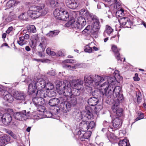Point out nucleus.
<instances>
[{
  "label": "nucleus",
  "instance_id": "nucleus-1",
  "mask_svg": "<svg viewBox=\"0 0 146 146\" xmlns=\"http://www.w3.org/2000/svg\"><path fill=\"white\" fill-rule=\"evenodd\" d=\"M107 82H105L100 85V89L99 90H95L92 92L93 97L101 99V97L104 101V99L107 101L110 102L112 101L113 97H117V93L120 90V86H115L116 84L115 78L108 77L107 78Z\"/></svg>",
  "mask_w": 146,
  "mask_h": 146
},
{
  "label": "nucleus",
  "instance_id": "nucleus-2",
  "mask_svg": "<svg viewBox=\"0 0 146 146\" xmlns=\"http://www.w3.org/2000/svg\"><path fill=\"white\" fill-rule=\"evenodd\" d=\"M119 92L117 93V97H113L112 99L114 101V104L111 109L113 113L110 115L111 117L112 115L115 116V117H120L123 115V109L118 107L119 103L124 99L123 95L122 94L121 88L120 87V90Z\"/></svg>",
  "mask_w": 146,
  "mask_h": 146
},
{
  "label": "nucleus",
  "instance_id": "nucleus-3",
  "mask_svg": "<svg viewBox=\"0 0 146 146\" xmlns=\"http://www.w3.org/2000/svg\"><path fill=\"white\" fill-rule=\"evenodd\" d=\"M105 78L103 76L93 74L90 75H85L84 77V81L85 85L92 88H97L100 83L105 80Z\"/></svg>",
  "mask_w": 146,
  "mask_h": 146
},
{
  "label": "nucleus",
  "instance_id": "nucleus-4",
  "mask_svg": "<svg viewBox=\"0 0 146 146\" xmlns=\"http://www.w3.org/2000/svg\"><path fill=\"white\" fill-rule=\"evenodd\" d=\"M44 7L43 4H41L40 6L31 7L28 11L27 13L33 19L38 18L41 15H44L47 13V10L46 9H44L43 11Z\"/></svg>",
  "mask_w": 146,
  "mask_h": 146
},
{
  "label": "nucleus",
  "instance_id": "nucleus-5",
  "mask_svg": "<svg viewBox=\"0 0 146 146\" xmlns=\"http://www.w3.org/2000/svg\"><path fill=\"white\" fill-rule=\"evenodd\" d=\"M22 82L29 83L28 88V92L29 95L33 97L36 96V93L38 90L36 85L38 82L40 83L39 82V78L37 77L33 78L32 79L28 78Z\"/></svg>",
  "mask_w": 146,
  "mask_h": 146
},
{
  "label": "nucleus",
  "instance_id": "nucleus-6",
  "mask_svg": "<svg viewBox=\"0 0 146 146\" xmlns=\"http://www.w3.org/2000/svg\"><path fill=\"white\" fill-rule=\"evenodd\" d=\"M95 126V123L94 121H92L90 123H88V121H82L79 124V129H77L76 131L77 133L76 135H81L82 132L86 131L88 130L92 129Z\"/></svg>",
  "mask_w": 146,
  "mask_h": 146
},
{
  "label": "nucleus",
  "instance_id": "nucleus-7",
  "mask_svg": "<svg viewBox=\"0 0 146 146\" xmlns=\"http://www.w3.org/2000/svg\"><path fill=\"white\" fill-rule=\"evenodd\" d=\"M53 14L56 19L65 21H68L69 20L68 13L62 8L55 9Z\"/></svg>",
  "mask_w": 146,
  "mask_h": 146
},
{
  "label": "nucleus",
  "instance_id": "nucleus-8",
  "mask_svg": "<svg viewBox=\"0 0 146 146\" xmlns=\"http://www.w3.org/2000/svg\"><path fill=\"white\" fill-rule=\"evenodd\" d=\"M41 84L40 83L38 82L37 84V87L38 88V90L36 93V96H38L42 98H43L46 100L47 99V91L45 89V86L44 81H40Z\"/></svg>",
  "mask_w": 146,
  "mask_h": 146
},
{
  "label": "nucleus",
  "instance_id": "nucleus-9",
  "mask_svg": "<svg viewBox=\"0 0 146 146\" xmlns=\"http://www.w3.org/2000/svg\"><path fill=\"white\" fill-rule=\"evenodd\" d=\"M30 115V111H28L27 113L26 111L25 110L21 111L14 113L13 114V116L14 118L16 119L23 121L26 120Z\"/></svg>",
  "mask_w": 146,
  "mask_h": 146
},
{
  "label": "nucleus",
  "instance_id": "nucleus-10",
  "mask_svg": "<svg viewBox=\"0 0 146 146\" xmlns=\"http://www.w3.org/2000/svg\"><path fill=\"white\" fill-rule=\"evenodd\" d=\"M63 97L65 98L66 100L61 101L59 105V108L63 113H67L71 110L72 107L67 101L68 99L64 96H63Z\"/></svg>",
  "mask_w": 146,
  "mask_h": 146
},
{
  "label": "nucleus",
  "instance_id": "nucleus-11",
  "mask_svg": "<svg viewBox=\"0 0 146 146\" xmlns=\"http://www.w3.org/2000/svg\"><path fill=\"white\" fill-rule=\"evenodd\" d=\"M86 24L85 18L82 16H80L78 18L77 21L74 24V27L77 29H81Z\"/></svg>",
  "mask_w": 146,
  "mask_h": 146
},
{
  "label": "nucleus",
  "instance_id": "nucleus-12",
  "mask_svg": "<svg viewBox=\"0 0 146 146\" xmlns=\"http://www.w3.org/2000/svg\"><path fill=\"white\" fill-rule=\"evenodd\" d=\"M70 84H69L68 82H67L66 86L65 88H64L63 91H62L60 92V94H63L64 95L62 96H64L66 97L67 99H68L69 97L71 96L72 95L73 90H72Z\"/></svg>",
  "mask_w": 146,
  "mask_h": 146
},
{
  "label": "nucleus",
  "instance_id": "nucleus-13",
  "mask_svg": "<svg viewBox=\"0 0 146 146\" xmlns=\"http://www.w3.org/2000/svg\"><path fill=\"white\" fill-rule=\"evenodd\" d=\"M119 22L121 26L126 25L127 28L131 27V26L133 24V23L127 17H123L119 19Z\"/></svg>",
  "mask_w": 146,
  "mask_h": 146
},
{
  "label": "nucleus",
  "instance_id": "nucleus-14",
  "mask_svg": "<svg viewBox=\"0 0 146 146\" xmlns=\"http://www.w3.org/2000/svg\"><path fill=\"white\" fill-rule=\"evenodd\" d=\"M65 98L63 97V96L59 97L58 98H54L49 100V101H47V104L51 107L56 106L61 101H65Z\"/></svg>",
  "mask_w": 146,
  "mask_h": 146
},
{
  "label": "nucleus",
  "instance_id": "nucleus-15",
  "mask_svg": "<svg viewBox=\"0 0 146 146\" xmlns=\"http://www.w3.org/2000/svg\"><path fill=\"white\" fill-rule=\"evenodd\" d=\"M105 2L108 4V5L104 4L105 7H109V6L114 5V7L115 9H119L121 7V4L117 0H103Z\"/></svg>",
  "mask_w": 146,
  "mask_h": 146
},
{
  "label": "nucleus",
  "instance_id": "nucleus-16",
  "mask_svg": "<svg viewBox=\"0 0 146 146\" xmlns=\"http://www.w3.org/2000/svg\"><path fill=\"white\" fill-rule=\"evenodd\" d=\"M36 96L33 98L32 99L33 103L35 106L40 105L46 104H47V101L45 99L38 96Z\"/></svg>",
  "mask_w": 146,
  "mask_h": 146
},
{
  "label": "nucleus",
  "instance_id": "nucleus-17",
  "mask_svg": "<svg viewBox=\"0 0 146 146\" xmlns=\"http://www.w3.org/2000/svg\"><path fill=\"white\" fill-rule=\"evenodd\" d=\"M83 81L79 79H74L70 81V84L73 87V89H81Z\"/></svg>",
  "mask_w": 146,
  "mask_h": 146
},
{
  "label": "nucleus",
  "instance_id": "nucleus-18",
  "mask_svg": "<svg viewBox=\"0 0 146 146\" xmlns=\"http://www.w3.org/2000/svg\"><path fill=\"white\" fill-rule=\"evenodd\" d=\"M14 95L16 99L21 101L20 103L24 104L26 103V102L25 101L26 95L23 92L15 91Z\"/></svg>",
  "mask_w": 146,
  "mask_h": 146
},
{
  "label": "nucleus",
  "instance_id": "nucleus-19",
  "mask_svg": "<svg viewBox=\"0 0 146 146\" xmlns=\"http://www.w3.org/2000/svg\"><path fill=\"white\" fill-rule=\"evenodd\" d=\"M67 82H68L66 80L63 82L57 80L54 82V84L56 85V89L61 92L62 91H63L64 88L66 87Z\"/></svg>",
  "mask_w": 146,
  "mask_h": 146
},
{
  "label": "nucleus",
  "instance_id": "nucleus-20",
  "mask_svg": "<svg viewBox=\"0 0 146 146\" xmlns=\"http://www.w3.org/2000/svg\"><path fill=\"white\" fill-rule=\"evenodd\" d=\"M12 120V117L11 115L9 113H7L3 114L1 121L4 125H9Z\"/></svg>",
  "mask_w": 146,
  "mask_h": 146
},
{
  "label": "nucleus",
  "instance_id": "nucleus-21",
  "mask_svg": "<svg viewBox=\"0 0 146 146\" xmlns=\"http://www.w3.org/2000/svg\"><path fill=\"white\" fill-rule=\"evenodd\" d=\"M66 3L67 7L70 9H74L78 7L77 2L74 0H66Z\"/></svg>",
  "mask_w": 146,
  "mask_h": 146
},
{
  "label": "nucleus",
  "instance_id": "nucleus-22",
  "mask_svg": "<svg viewBox=\"0 0 146 146\" xmlns=\"http://www.w3.org/2000/svg\"><path fill=\"white\" fill-rule=\"evenodd\" d=\"M122 121L121 119L117 117H115L112 121L113 126L114 128L119 127L121 126L122 124Z\"/></svg>",
  "mask_w": 146,
  "mask_h": 146
},
{
  "label": "nucleus",
  "instance_id": "nucleus-23",
  "mask_svg": "<svg viewBox=\"0 0 146 146\" xmlns=\"http://www.w3.org/2000/svg\"><path fill=\"white\" fill-rule=\"evenodd\" d=\"M92 110H86V111H83L81 113H82V117L85 119H90L93 118V115L91 113Z\"/></svg>",
  "mask_w": 146,
  "mask_h": 146
},
{
  "label": "nucleus",
  "instance_id": "nucleus-24",
  "mask_svg": "<svg viewBox=\"0 0 146 146\" xmlns=\"http://www.w3.org/2000/svg\"><path fill=\"white\" fill-rule=\"evenodd\" d=\"M10 140V137L9 136L4 135L0 138V144L1 146H4Z\"/></svg>",
  "mask_w": 146,
  "mask_h": 146
},
{
  "label": "nucleus",
  "instance_id": "nucleus-25",
  "mask_svg": "<svg viewBox=\"0 0 146 146\" xmlns=\"http://www.w3.org/2000/svg\"><path fill=\"white\" fill-rule=\"evenodd\" d=\"M44 81V86H45V89L47 90H51L53 89L54 88V85L52 84L50 82H48L46 83L45 81L42 78H39V82H40V84H41L40 81L42 82V81Z\"/></svg>",
  "mask_w": 146,
  "mask_h": 146
},
{
  "label": "nucleus",
  "instance_id": "nucleus-26",
  "mask_svg": "<svg viewBox=\"0 0 146 146\" xmlns=\"http://www.w3.org/2000/svg\"><path fill=\"white\" fill-rule=\"evenodd\" d=\"M67 101L69 103L72 107L75 106L77 104L76 98L73 96L69 97Z\"/></svg>",
  "mask_w": 146,
  "mask_h": 146
},
{
  "label": "nucleus",
  "instance_id": "nucleus-27",
  "mask_svg": "<svg viewBox=\"0 0 146 146\" xmlns=\"http://www.w3.org/2000/svg\"><path fill=\"white\" fill-rule=\"evenodd\" d=\"M113 31V29L110 26L106 25L105 30L103 33V35L104 37L106 36V34L107 35L110 36Z\"/></svg>",
  "mask_w": 146,
  "mask_h": 146
},
{
  "label": "nucleus",
  "instance_id": "nucleus-28",
  "mask_svg": "<svg viewBox=\"0 0 146 146\" xmlns=\"http://www.w3.org/2000/svg\"><path fill=\"white\" fill-rule=\"evenodd\" d=\"M99 102V99L95 97H91L89 98L88 101V104L92 106L96 105Z\"/></svg>",
  "mask_w": 146,
  "mask_h": 146
},
{
  "label": "nucleus",
  "instance_id": "nucleus-29",
  "mask_svg": "<svg viewBox=\"0 0 146 146\" xmlns=\"http://www.w3.org/2000/svg\"><path fill=\"white\" fill-rule=\"evenodd\" d=\"M7 94L4 97V99L9 103H11L14 100L13 96L7 91H5Z\"/></svg>",
  "mask_w": 146,
  "mask_h": 146
},
{
  "label": "nucleus",
  "instance_id": "nucleus-30",
  "mask_svg": "<svg viewBox=\"0 0 146 146\" xmlns=\"http://www.w3.org/2000/svg\"><path fill=\"white\" fill-rule=\"evenodd\" d=\"M111 50L114 54L115 57L117 60H120V57L118 50L117 46L115 45H113L111 48Z\"/></svg>",
  "mask_w": 146,
  "mask_h": 146
},
{
  "label": "nucleus",
  "instance_id": "nucleus-31",
  "mask_svg": "<svg viewBox=\"0 0 146 146\" xmlns=\"http://www.w3.org/2000/svg\"><path fill=\"white\" fill-rule=\"evenodd\" d=\"M80 14L85 18H88L90 13L88 11L85 9H81L80 11Z\"/></svg>",
  "mask_w": 146,
  "mask_h": 146
},
{
  "label": "nucleus",
  "instance_id": "nucleus-32",
  "mask_svg": "<svg viewBox=\"0 0 146 146\" xmlns=\"http://www.w3.org/2000/svg\"><path fill=\"white\" fill-rule=\"evenodd\" d=\"M121 7V5L120 8L118 9H119L117 10L116 12V16L118 19L119 18H121L123 17L125 14L124 10Z\"/></svg>",
  "mask_w": 146,
  "mask_h": 146
},
{
  "label": "nucleus",
  "instance_id": "nucleus-33",
  "mask_svg": "<svg viewBox=\"0 0 146 146\" xmlns=\"http://www.w3.org/2000/svg\"><path fill=\"white\" fill-rule=\"evenodd\" d=\"M82 133L81 134H82V136L81 137V139L82 141H83L84 140H83V139H88L91 136L92 132L90 131L89 130L87 131H85L84 132H82Z\"/></svg>",
  "mask_w": 146,
  "mask_h": 146
},
{
  "label": "nucleus",
  "instance_id": "nucleus-34",
  "mask_svg": "<svg viewBox=\"0 0 146 146\" xmlns=\"http://www.w3.org/2000/svg\"><path fill=\"white\" fill-rule=\"evenodd\" d=\"M118 145L119 146H130L129 140L126 139L119 141Z\"/></svg>",
  "mask_w": 146,
  "mask_h": 146
},
{
  "label": "nucleus",
  "instance_id": "nucleus-35",
  "mask_svg": "<svg viewBox=\"0 0 146 146\" xmlns=\"http://www.w3.org/2000/svg\"><path fill=\"white\" fill-rule=\"evenodd\" d=\"M38 46L41 48L42 51H44L45 50L46 46V42L45 40L42 37L41 38Z\"/></svg>",
  "mask_w": 146,
  "mask_h": 146
},
{
  "label": "nucleus",
  "instance_id": "nucleus-36",
  "mask_svg": "<svg viewBox=\"0 0 146 146\" xmlns=\"http://www.w3.org/2000/svg\"><path fill=\"white\" fill-rule=\"evenodd\" d=\"M100 23L99 20L95 21L93 23V29L95 31H98L100 27Z\"/></svg>",
  "mask_w": 146,
  "mask_h": 146
},
{
  "label": "nucleus",
  "instance_id": "nucleus-37",
  "mask_svg": "<svg viewBox=\"0 0 146 146\" xmlns=\"http://www.w3.org/2000/svg\"><path fill=\"white\" fill-rule=\"evenodd\" d=\"M18 4L17 1H15L14 0H10L6 4V7L7 8H9L12 7H14Z\"/></svg>",
  "mask_w": 146,
  "mask_h": 146
},
{
  "label": "nucleus",
  "instance_id": "nucleus-38",
  "mask_svg": "<svg viewBox=\"0 0 146 146\" xmlns=\"http://www.w3.org/2000/svg\"><path fill=\"white\" fill-rule=\"evenodd\" d=\"M60 32L58 30H54L53 31H50L46 34V36L48 37H54L58 35Z\"/></svg>",
  "mask_w": 146,
  "mask_h": 146
},
{
  "label": "nucleus",
  "instance_id": "nucleus-39",
  "mask_svg": "<svg viewBox=\"0 0 146 146\" xmlns=\"http://www.w3.org/2000/svg\"><path fill=\"white\" fill-rule=\"evenodd\" d=\"M19 40L17 41V43L21 46H23L25 44H27L28 42L23 38L21 36L19 38Z\"/></svg>",
  "mask_w": 146,
  "mask_h": 146
},
{
  "label": "nucleus",
  "instance_id": "nucleus-40",
  "mask_svg": "<svg viewBox=\"0 0 146 146\" xmlns=\"http://www.w3.org/2000/svg\"><path fill=\"white\" fill-rule=\"evenodd\" d=\"M52 108L50 109L51 111V112L53 114L56 115L60 112V110H61L59 108V107H57L55 106L52 107Z\"/></svg>",
  "mask_w": 146,
  "mask_h": 146
},
{
  "label": "nucleus",
  "instance_id": "nucleus-41",
  "mask_svg": "<svg viewBox=\"0 0 146 146\" xmlns=\"http://www.w3.org/2000/svg\"><path fill=\"white\" fill-rule=\"evenodd\" d=\"M81 90L77 88H73L72 96L76 97L79 96L80 93V91Z\"/></svg>",
  "mask_w": 146,
  "mask_h": 146
},
{
  "label": "nucleus",
  "instance_id": "nucleus-42",
  "mask_svg": "<svg viewBox=\"0 0 146 146\" xmlns=\"http://www.w3.org/2000/svg\"><path fill=\"white\" fill-rule=\"evenodd\" d=\"M43 105H38L37 106H36L37 108V110L40 112L45 113L46 111L45 108L44 106H42Z\"/></svg>",
  "mask_w": 146,
  "mask_h": 146
},
{
  "label": "nucleus",
  "instance_id": "nucleus-43",
  "mask_svg": "<svg viewBox=\"0 0 146 146\" xmlns=\"http://www.w3.org/2000/svg\"><path fill=\"white\" fill-rule=\"evenodd\" d=\"M51 6L52 7H57L59 5V3L57 0H49Z\"/></svg>",
  "mask_w": 146,
  "mask_h": 146
},
{
  "label": "nucleus",
  "instance_id": "nucleus-44",
  "mask_svg": "<svg viewBox=\"0 0 146 146\" xmlns=\"http://www.w3.org/2000/svg\"><path fill=\"white\" fill-rule=\"evenodd\" d=\"M116 130V129H115L109 126L108 128L105 127V128H103L102 130V131L104 132L107 131L111 132V131H114Z\"/></svg>",
  "mask_w": 146,
  "mask_h": 146
},
{
  "label": "nucleus",
  "instance_id": "nucleus-45",
  "mask_svg": "<svg viewBox=\"0 0 146 146\" xmlns=\"http://www.w3.org/2000/svg\"><path fill=\"white\" fill-rule=\"evenodd\" d=\"M29 32L30 33H35L36 31L35 27L34 25H30L28 27Z\"/></svg>",
  "mask_w": 146,
  "mask_h": 146
},
{
  "label": "nucleus",
  "instance_id": "nucleus-46",
  "mask_svg": "<svg viewBox=\"0 0 146 146\" xmlns=\"http://www.w3.org/2000/svg\"><path fill=\"white\" fill-rule=\"evenodd\" d=\"M47 99L48 98H51L55 96L56 93L53 91H49L48 92L47 91Z\"/></svg>",
  "mask_w": 146,
  "mask_h": 146
},
{
  "label": "nucleus",
  "instance_id": "nucleus-47",
  "mask_svg": "<svg viewBox=\"0 0 146 146\" xmlns=\"http://www.w3.org/2000/svg\"><path fill=\"white\" fill-rule=\"evenodd\" d=\"M84 50L85 52L89 53L92 52V48L90 47L88 45L85 46L84 48Z\"/></svg>",
  "mask_w": 146,
  "mask_h": 146
},
{
  "label": "nucleus",
  "instance_id": "nucleus-48",
  "mask_svg": "<svg viewBox=\"0 0 146 146\" xmlns=\"http://www.w3.org/2000/svg\"><path fill=\"white\" fill-rule=\"evenodd\" d=\"M89 17L93 21V22L99 20L98 18L97 17L96 15L92 13H90Z\"/></svg>",
  "mask_w": 146,
  "mask_h": 146
},
{
  "label": "nucleus",
  "instance_id": "nucleus-49",
  "mask_svg": "<svg viewBox=\"0 0 146 146\" xmlns=\"http://www.w3.org/2000/svg\"><path fill=\"white\" fill-rule=\"evenodd\" d=\"M136 96L137 98V102L138 103H140L142 99V96L140 93H138L136 94Z\"/></svg>",
  "mask_w": 146,
  "mask_h": 146
},
{
  "label": "nucleus",
  "instance_id": "nucleus-50",
  "mask_svg": "<svg viewBox=\"0 0 146 146\" xmlns=\"http://www.w3.org/2000/svg\"><path fill=\"white\" fill-rule=\"evenodd\" d=\"M63 68H68L70 69L72 68V69L75 68V66H71L68 65V64H64L63 65Z\"/></svg>",
  "mask_w": 146,
  "mask_h": 146
},
{
  "label": "nucleus",
  "instance_id": "nucleus-51",
  "mask_svg": "<svg viewBox=\"0 0 146 146\" xmlns=\"http://www.w3.org/2000/svg\"><path fill=\"white\" fill-rule=\"evenodd\" d=\"M53 114L51 112V111L48 112L47 113V115H46V117L48 118H53Z\"/></svg>",
  "mask_w": 146,
  "mask_h": 146
},
{
  "label": "nucleus",
  "instance_id": "nucleus-52",
  "mask_svg": "<svg viewBox=\"0 0 146 146\" xmlns=\"http://www.w3.org/2000/svg\"><path fill=\"white\" fill-rule=\"evenodd\" d=\"M134 80L135 81H139L140 80V79L138 77V74L137 73H136L135 74V76L133 78Z\"/></svg>",
  "mask_w": 146,
  "mask_h": 146
},
{
  "label": "nucleus",
  "instance_id": "nucleus-53",
  "mask_svg": "<svg viewBox=\"0 0 146 146\" xmlns=\"http://www.w3.org/2000/svg\"><path fill=\"white\" fill-rule=\"evenodd\" d=\"M103 125L104 127L108 128L110 126V123L106 121H104L103 123Z\"/></svg>",
  "mask_w": 146,
  "mask_h": 146
},
{
  "label": "nucleus",
  "instance_id": "nucleus-54",
  "mask_svg": "<svg viewBox=\"0 0 146 146\" xmlns=\"http://www.w3.org/2000/svg\"><path fill=\"white\" fill-rule=\"evenodd\" d=\"M47 73L49 75L52 76H54L56 74L55 70H52L49 71Z\"/></svg>",
  "mask_w": 146,
  "mask_h": 146
},
{
  "label": "nucleus",
  "instance_id": "nucleus-55",
  "mask_svg": "<svg viewBox=\"0 0 146 146\" xmlns=\"http://www.w3.org/2000/svg\"><path fill=\"white\" fill-rule=\"evenodd\" d=\"M110 137L111 139L113 140H114L116 138V136L113 133H111L110 134Z\"/></svg>",
  "mask_w": 146,
  "mask_h": 146
},
{
  "label": "nucleus",
  "instance_id": "nucleus-56",
  "mask_svg": "<svg viewBox=\"0 0 146 146\" xmlns=\"http://www.w3.org/2000/svg\"><path fill=\"white\" fill-rule=\"evenodd\" d=\"M13 27H9L6 32L7 33L9 34L13 30Z\"/></svg>",
  "mask_w": 146,
  "mask_h": 146
},
{
  "label": "nucleus",
  "instance_id": "nucleus-57",
  "mask_svg": "<svg viewBox=\"0 0 146 146\" xmlns=\"http://www.w3.org/2000/svg\"><path fill=\"white\" fill-rule=\"evenodd\" d=\"M57 56H64L63 53H62L61 51H59L57 52Z\"/></svg>",
  "mask_w": 146,
  "mask_h": 146
},
{
  "label": "nucleus",
  "instance_id": "nucleus-58",
  "mask_svg": "<svg viewBox=\"0 0 146 146\" xmlns=\"http://www.w3.org/2000/svg\"><path fill=\"white\" fill-rule=\"evenodd\" d=\"M40 0H33L32 3L33 4H36L40 3Z\"/></svg>",
  "mask_w": 146,
  "mask_h": 146
},
{
  "label": "nucleus",
  "instance_id": "nucleus-59",
  "mask_svg": "<svg viewBox=\"0 0 146 146\" xmlns=\"http://www.w3.org/2000/svg\"><path fill=\"white\" fill-rule=\"evenodd\" d=\"M52 51L50 48H48L46 50V53L48 55L50 54Z\"/></svg>",
  "mask_w": 146,
  "mask_h": 146
},
{
  "label": "nucleus",
  "instance_id": "nucleus-60",
  "mask_svg": "<svg viewBox=\"0 0 146 146\" xmlns=\"http://www.w3.org/2000/svg\"><path fill=\"white\" fill-rule=\"evenodd\" d=\"M114 76H119V71L117 70H115L113 73Z\"/></svg>",
  "mask_w": 146,
  "mask_h": 146
},
{
  "label": "nucleus",
  "instance_id": "nucleus-61",
  "mask_svg": "<svg viewBox=\"0 0 146 146\" xmlns=\"http://www.w3.org/2000/svg\"><path fill=\"white\" fill-rule=\"evenodd\" d=\"M25 40H27L29 38V36L28 34H25L24 36H22Z\"/></svg>",
  "mask_w": 146,
  "mask_h": 146
},
{
  "label": "nucleus",
  "instance_id": "nucleus-62",
  "mask_svg": "<svg viewBox=\"0 0 146 146\" xmlns=\"http://www.w3.org/2000/svg\"><path fill=\"white\" fill-rule=\"evenodd\" d=\"M138 117L141 119L143 118L144 117L143 113H141Z\"/></svg>",
  "mask_w": 146,
  "mask_h": 146
},
{
  "label": "nucleus",
  "instance_id": "nucleus-63",
  "mask_svg": "<svg viewBox=\"0 0 146 146\" xmlns=\"http://www.w3.org/2000/svg\"><path fill=\"white\" fill-rule=\"evenodd\" d=\"M10 135L14 139H17V137L16 135L14 134L13 132L12 133V134H11Z\"/></svg>",
  "mask_w": 146,
  "mask_h": 146
},
{
  "label": "nucleus",
  "instance_id": "nucleus-64",
  "mask_svg": "<svg viewBox=\"0 0 146 146\" xmlns=\"http://www.w3.org/2000/svg\"><path fill=\"white\" fill-rule=\"evenodd\" d=\"M90 29H87V28H85L82 31L83 33H88L90 32Z\"/></svg>",
  "mask_w": 146,
  "mask_h": 146
}]
</instances>
